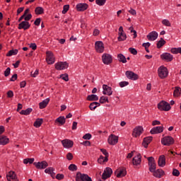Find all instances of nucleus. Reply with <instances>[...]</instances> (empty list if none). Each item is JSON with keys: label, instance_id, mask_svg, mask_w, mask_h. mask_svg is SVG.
<instances>
[{"label": "nucleus", "instance_id": "1", "mask_svg": "<svg viewBox=\"0 0 181 181\" xmlns=\"http://www.w3.org/2000/svg\"><path fill=\"white\" fill-rule=\"evenodd\" d=\"M158 108L160 110V111H170V104H169L168 102L165 100H161L158 104Z\"/></svg>", "mask_w": 181, "mask_h": 181}, {"label": "nucleus", "instance_id": "2", "mask_svg": "<svg viewBox=\"0 0 181 181\" xmlns=\"http://www.w3.org/2000/svg\"><path fill=\"white\" fill-rule=\"evenodd\" d=\"M158 76L160 78H166L169 74V71H168V68L165 66H160L158 69Z\"/></svg>", "mask_w": 181, "mask_h": 181}, {"label": "nucleus", "instance_id": "3", "mask_svg": "<svg viewBox=\"0 0 181 181\" xmlns=\"http://www.w3.org/2000/svg\"><path fill=\"white\" fill-rule=\"evenodd\" d=\"M148 162V170L149 172L153 173L154 171L156 170V163L155 162V158L153 157H148L147 158Z\"/></svg>", "mask_w": 181, "mask_h": 181}, {"label": "nucleus", "instance_id": "4", "mask_svg": "<svg viewBox=\"0 0 181 181\" xmlns=\"http://www.w3.org/2000/svg\"><path fill=\"white\" fill-rule=\"evenodd\" d=\"M161 144L165 146H170V145L175 144V139L170 136H167L161 139Z\"/></svg>", "mask_w": 181, "mask_h": 181}, {"label": "nucleus", "instance_id": "5", "mask_svg": "<svg viewBox=\"0 0 181 181\" xmlns=\"http://www.w3.org/2000/svg\"><path fill=\"white\" fill-rule=\"evenodd\" d=\"M95 49L97 53H104L105 47L103 41H96L95 43Z\"/></svg>", "mask_w": 181, "mask_h": 181}, {"label": "nucleus", "instance_id": "6", "mask_svg": "<svg viewBox=\"0 0 181 181\" xmlns=\"http://www.w3.org/2000/svg\"><path fill=\"white\" fill-rule=\"evenodd\" d=\"M144 132V127L142 126H137L133 129L132 136L134 138H138V136H141Z\"/></svg>", "mask_w": 181, "mask_h": 181}, {"label": "nucleus", "instance_id": "7", "mask_svg": "<svg viewBox=\"0 0 181 181\" xmlns=\"http://www.w3.org/2000/svg\"><path fill=\"white\" fill-rule=\"evenodd\" d=\"M111 175H112V169L110 167H107L102 175V179L107 180V179L111 177Z\"/></svg>", "mask_w": 181, "mask_h": 181}, {"label": "nucleus", "instance_id": "8", "mask_svg": "<svg viewBox=\"0 0 181 181\" xmlns=\"http://www.w3.org/2000/svg\"><path fill=\"white\" fill-rule=\"evenodd\" d=\"M69 68V63L66 62H60L55 64L56 70H66V69Z\"/></svg>", "mask_w": 181, "mask_h": 181}, {"label": "nucleus", "instance_id": "9", "mask_svg": "<svg viewBox=\"0 0 181 181\" xmlns=\"http://www.w3.org/2000/svg\"><path fill=\"white\" fill-rule=\"evenodd\" d=\"M33 165H35L36 169H46V168H47V166H49V163H47V162L46 160H43L41 162H38V163H33Z\"/></svg>", "mask_w": 181, "mask_h": 181}, {"label": "nucleus", "instance_id": "10", "mask_svg": "<svg viewBox=\"0 0 181 181\" xmlns=\"http://www.w3.org/2000/svg\"><path fill=\"white\" fill-rule=\"evenodd\" d=\"M47 54V62L48 64H53L55 62V59H54V55L53 54L52 52L50 51H47L46 52Z\"/></svg>", "mask_w": 181, "mask_h": 181}, {"label": "nucleus", "instance_id": "11", "mask_svg": "<svg viewBox=\"0 0 181 181\" xmlns=\"http://www.w3.org/2000/svg\"><path fill=\"white\" fill-rule=\"evenodd\" d=\"M6 179L8 181H19L15 171H9L6 174Z\"/></svg>", "mask_w": 181, "mask_h": 181}, {"label": "nucleus", "instance_id": "12", "mask_svg": "<svg viewBox=\"0 0 181 181\" xmlns=\"http://www.w3.org/2000/svg\"><path fill=\"white\" fill-rule=\"evenodd\" d=\"M109 145H117L118 144V136L110 134L107 139Z\"/></svg>", "mask_w": 181, "mask_h": 181}, {"label": "nucleus", "instance_id": "13", "mask_svg": "<svg viewBox=\"0 0 181 181\" xmlns=\"http://www.w3.org/2000/svg\"><path fill=\"white\" fill-rule=\"evenodd\" d=\"M102 60L104 64H111V63H112V57H111L110 54H103Z\"/></svg>", "mask_w": 181, "mask_h": 181}, {"label": "nucleus", "instance_id": "14", "mask_svg": "<svg viewBox=\"0 0 181 181\" xmlns=\"http://www.w3.org/2000/svg\"><path fill=\"white\" fill-rule=\"evenodd\" d=\"M103 94L104 95H112V88L108 86L107 85H103Z\"/></svg>", "mask_w": 181, "mask_h": 181}, {"label": "nucleus", "instance_id": "15", "mask_svg": "<svg viewBox=\"0 0 181 181\" xmlns=\"http://www.w3.org/2000/svg\"><path fill=\"white\" fill-rule=\"evenodd\" d=\"M126 76L127 77V78H129V80H138V78H139V77L138 76V74L132 72V71H127L126 73Z\"/></svg>", "mask_w": 181, "mask_h": 181}, {"label": "nucleus", "instance_id": "16", "mask_svg": "<svg viewBox=\"0 0 181 181\" xmlns=\"http://www.w3.org/2000/svg\"><path fill=\"white\" fill-rule=\"evenodd\" d=\"M62 144L64 148H66L67 149H69V148H73V145H74L73 141L70 139H64L62 141Z\"/></svg>", "mask_w": 181, "mask_h": 181}, {"label": "nucleus", "instance_id": "17", "mask_svg": "<svg viewBox=\"0 0 181 181\" xmlns=\"http://www.w3.org/2000/svg\"><path fill=\"white\" fill-rule=\"evenodd\" d=\"M160 59L165 60V62H172L173 60V55L170 53L165 52L160 55Z\"/></svg>", "mask_w": 181, "mask_h": 181}, {"label": "nucleus", "instance_id": "18", "mask_svg": "<svg viewBox=\"0 0 181 181\" xmlns=\"http://www.w3.org/2000/svg\"><path fill=\"white\" fill-rule=\"evenodd\" d=\"M29 28H30V24L29 23V22L24 21L18 24V29H23V30H28Z\"/></svg>", "mask_w": 181, "mask_h": 181}, {"label": "nucleus", "instance_id": "19", "mask_svg": "<svg viewBox=\"0 0 181 181\" xmlns=\"http://www.w3.org/2000/svg\"><path fill=\"white\" fill-rule=\"evenodd\" d=\"M76 9L78 12H83V11L88 9V4L86 3H79L76 5Z\"/></svg>", "mask_w": 181, "mask_h": 181}, {"label": "nucleus", "instance_id": "20", "mask_svg": "<svg viewBox=\"0 0 181 181\" xmlns=\"http://www.w3.org/2000/svg\"><path fill=\"white\" fill-rule=\"evenodd\" d=\"M161 132H163V127L161 126L153 127L150 131V134H151V135L161 134Z\"/></svg>", "mask_w": 181, "mask_h": 181}, {"label": "nucleus", "instance_id": "21", "mask_svg": "<svg viewBox=\"0 0 181 181\" xmlns=\"http://www.w3.org/2000/svg\"><path fill=\"white\" fill-rule=\"evenodd\" d=\"M142 157L141 156V154H138L136 156L134 157L132 159V163L134 166H138L139 165H141V162H142Z\"/></svg>", "mask_w": 181, "mask_h": 181}, {"label": "nucleus", "instance_id": "22", "mask_svg": "<svg viewBox=\"0 0 181 181\" xmlns=\"http://www.w3.org/2000/svg\"><path fill=\"white\" fill-rule=\"evenodd\" d=\"M158 165L160 168H163L166 165V158L165 155H161L158 158Z\"/></svg>", "mask_w": 181, "mask_h": 181}, {"label": "nucleus", "instance_id": "23", "mask_svg": "<svg viewBox=\"0 0 181 181\" xmlns=\"http://www.w3.org/2000/svg\"><path fill=\"white\" fill-rule=\"evenodd\" d=\"M153 139V137L152 136L145 137L143 139V142H142V146H144V148L146 149V148H148V145H149L151 142H152Z\"/></svg>", "mask_w": 181, "mask_h": 181}, {"label": "nucleus", "instance_id": "24", "mask_svg": "<svg viewBox=\"0 0 181 181\" xmlns=\"http://www.w3.org/2000/svg\"><path fill=\"white\" fill-rule=\"evenodd\" d=\"M148 40L153 42V40H156L158 39V33L156 31H152L147 35Z\"/></svg>", "mask_w": 181, "mask_h": 181}, {"label": "nucleus", "instance_id": "25", "mask_svg": "<svg viewBox=\"0 0 181 181\" xmlns=\"http://www.w3.org/2000/svg\"><path fill=\"white\" fill-rule=\"evenodd\" d=\"M163 175H165V171L162 169H158L153 172V176L158 177V179H160Z\"/></svg>", "mask_w": 181, "mask_h": 181}, {"label": "nucleus", "instance_id": "26", "mask_svg": "<svg viewBox=\"0 0 181 181\" xmlns=\"http://www.w3.org/2000/svg\"><path fill=\"white\" fill-rule=\"evenodd\" d=\"M115 175L117 177H124V176H127V169L122 168L119 171H115Z\"/></svg>", "mask_w": 181, "mask_h": 181}, {"label": "nucleus", "instance_id": "27", "mask_svg": "<svg viewBox=\"0 0 181 181\" xmlns=\"http://www.w3.org/2000/svg\"><path fill=\"white\" fill-rule=\"evenodd\" d=\"M8 144H9V138L4 135L0 136V145L5 146Z\"/></svg>", "mask_w": 181, "mask_h": 181}, {"label": "nucleus", "instance_id": "28", "mask_svg": "<svg viewBox=\"0 0 181 181\" xmlns=\"http://www.w3.org/2000/svg\"><path fill=\"white\" fill-rule=\"evenodd\" d=\"M50 99L49 98H46L45 100H42L41 103H39V107L40 110H43V108H46L47 107V104H49Z\"/></svg>", "mask_w": 181, "mask_h": 181}, {"label": "nucleus", "instance_id": "29", "mask_svg": "<svg viewBox=\"0 0 181 181\" xmlns=\"http://www.w3.org/2000/svg\"><path fill=\"white\" fill-rule=\"evenodd\" d=\"M45 173H47L48 175H50L52 179H54V168L53 167H48L45 170Z\"/></svg>", "mask_w": 181, "mask_h": 181}, {"label": "nucleus", "instance_id": "30", "mask_svg": "<svg viewBox=\"0 0 181 181\" xmlns=\"http://www.w3.org/2000/svg\"><path fill=\"white\" fill-rule=\"evenodd\" d=\"M55 124H59V125H64L66 124V117L64 116H60L55 119Z\"/></svg>", "mask_w": 181, "mask_h": 181}, {"label": "nucleus", "instance_id": "31", "mask_svg": "<svg viewBox=\"0 0 181 181\" xmlns=\"http://www.w3.org/2000/svg\"><path fill=\"white\" fill-rule=\"evenodd\" d=\"M86 174H83L80 172L77 173L76 175V181H84Z\"/></svg>", "mask_w": 181, "mask_h": 181}, {"label": "nucleus", "instance_id": "32", "mask_svg": "<svg viewBox=\"0 0 181 181\" xmlns=\"http://www.w3.org/2000/svg\"><path fill=\"white\" fill-rule=\"evenodd\" d=\"M119 37H117V40L119 42H124V40H127V34L125 33H118Z\"/></svg>", "mask_w": 181, "mask_h": 181}, {"label": "nucleus", "instance_id": "33", "mask_svg": "<svg viewBox=\"0 0 181 181\" xmlns=\"http://www.w3.org/2000/svg\"><path fill=\"white\" fill-rule=\"evenodd\" d=\"M87 101H98V97L97 95H88L86 98Z\"/></svg>", "mask_w": 181, "mask_h": 181}, {"label": "nucleus", "instance_id": "34", "mask_svg": "<svg viewBox=\"0 0 181 181\" xmlns=\"http://www.w3.org/2000/svg\"><path fill=\"white\" fill-rule=\"evenodd\" d=\"M165 45H166V41L163 40V38H160L156 44L157 49H160V47H163Z\"/></svg>", "mask_w": 181, "mask_h": 181}, {"label": "nucleus", "instance_id": "35", "mask_svg": "<svg viewBox=\"0 0 181 181\" xmlns=\"http://www.w3.org/2000/svg\"><path fill=\"white\" fill-rule=\"evenodd\" d=\"M42 124L43 119H37L34 122V127H35V128H40Z\"/></svg>", "mask_w": 181, "mask_h": 181}, {"label": "nucleus", "instance_id": "36", "mask_svg": "<svg viewBox=\"0 0 181 181\" xmlns=\"http://www.w3.org/2000/svg\"><path fill=\"white\" fill-rule=\"evenodd\" d=\"M35 15H42L45 13V9L42 7L38 6L35 9Z\"/></svg>", "mask_w": 181, "mask_h": 181}, {"label": "nucleus", "instance_id": "37", "mask_svg": "<svg viewBox=\"0 0 181 181\" xmlns=\"http://www.w3.org/2000/svg\"><path fill=\"white\" fill-rule=\"evenodd\" d=\"M32 111H33V109L32 108H27L25 110H23L20 112V114L21 115H29V114H30V112H32Z\"/></svg>", "mask_w": 181, "mask_h": 181}, {"label": "nucleus", "instance_id": "38", "mask_svg": "<svg viewBox=\"0 0 181 181\" xmlns=\"http://www.w3.org/2000/svg\"><path fill=\"white\" fill-rule=\"evenodd\" d=\"M117 59L121 63H127V58L122 54H119L117 55Z\"/></svg>", "mask_w": 181, "mask_h": 181}, {"label": "nucleus", "instance_id": "39", "mask_svg": "<svg viewBox=\"0 0 181 181\" xmlns=\"http://www.w3.org/2000/svg\"><path fill=\"white\" fill-rule=\"evenodd\" d=\"M108 160L107 157H104L103 156H100V158L98 159V163L103 165V163H105Z\"/></svg>", "mask_w": 181, "mask_h": 181}, {"label": "nucleus", "instance_id": "40", "mask_svg": "<svg viewBox=\"0 0 181 181\" xmlns=\"http://www.w3.org/2000/svg\"><path fill=\"white\" fill-rule=\"evenodd\" d=\"M18 49H11L6 54V56L7 57H9L11 56H15L18 54Z\"/></svg>", "mask_w": 181, "mask_h": 181}, {"label": "nucleus", "instance_id": "41", "mask_svg": "<svg viewBox=\"0 0 181 181\" xmlns=\"http://www.w3.org/2000/svg\"><path fill=\"white\" fill-rule=\"evenodd\" d=\"M180 91H181L180 87H175V89L174 90V93H173L174 97H179V95H180Z\"/></svg>", "mask_w": 181, "mask_h": 181}, {"label": "nucleus", "instance_id": "42", "mask_svg": "<svg viewBox=\"0 0 181 181\" xmlns=\"http://www.w3.org/2000/svg\"><path fill=\"white\" fill-rule=\"evenodd\" d=\"M99 101H100V104H105V103H109L108 97H107V96H102V97H100Z\"/></svg>", "mask_w": 181, "mask_h": 181}, {"label": "nucleus", "instance_id": "43", "mask_svg": "<svg viewBox=\"0 0 181 181\" xmlns=\"http://www.w3.org/2000/svg\"><path fill=\"white\" fill-rule=\"evenodd\" d=\"M35 162V158H25L23 160V163L25 165H28V163H30V165H32Z\"/></svg>", "mask_w": 181, "mask_h": 181}, {"label": "nucleus", "instance_id": "44", "mask_svg": "<svg viewBox=\"0 0 181 181\" xmlns=\"http://www.w3.org/2000/svg\"><path fill=\"white\" fill-rule=\"evenodd\" d=\"M69 170H71V172H76V170H77V165H76L75 164H71L69 167H68Z\"/></svg>", "mask_w": 181, "mask_h": 181}, {"label": "nucleus", "instance_id": "45", "mask_svg": "<svg viewBox=\"0 0 181 181\" xmlns=\"http://www.w3.org/2000/svg\"><path fill=\"white\" fill-rule=\"evenodd\" d=\"M105 0H95V4L99 6H103V5H105Z\"/></svg>", "mask_w": 181, "mask_h": 181}, {"label": "nucleus", "instance_id": "46", "mask_svg": "<svg viewBox=\"0 0 181 181\" xmlns=\"http://www.w3.org/2000/svg\"><path fill=\"white\" fill-rule=\"evenodd\" d=\"M69 9H70V5H69V4L64 5V7H63L62 13L64 15L65 13H67V12L69 11Z\"/></svg>", "mask_w": 181, "mask_h": 181}, {"label": "nucleus", "instance_id": "47", "mask_svg": "<svg viewBox=\"0 0 181 181\" xmlns=\"http://www.w3.org/2000/svg\"><path fill=\"white\" fill-rule=\"evenodd\" d=\"M173 176H176L177 177L180 176V172L179 171V170L174 168L173 170Z\"/></svg>", "mask_w": 181, "mask_h": 181}, {"label": "nucleus", "instance_id": "48", "mask_svg": "<svg viewBox=\"0 0 181 181\" xmlns=\"http://www.w3.org/2000/svg\"><path fill=\"white\" fill-rule=\"evenodd\" d=\"M162 23L164 25V26H168V27L171 26L170 21H169V20L168 19H163L162 21Z\"/></svg>", "mask_w": 181, "mask_h": 181}, {"label": "nucleus", "instance_id": "49", "mask_svg": "<svg viewBox=\"0 0 181 181\" xmlns=\"http://www.w3.org/2000/svg\"><path fill=\"white\" fill-rule=\"evenodd\" d=\"M129 84V82L128 81H122L119 83V87H121V88H124V87H127V86H128Z\"/></svg>", "mask_w": 181, "mask_h": 181}, {"label": "nucleus", "instance_id": "50", "mask_svg": "<svg viewBox=\"0 0 181 181\" xmlns=\"http://www.w3.org/2000/svg\"><path fill=\"white\" fill-rule=\"evenodd\" d=\"M100 152L105 155V158H108L110 156L108 151H107V149L105 148H100Z\"/></svg>", "mask_w": 181, "mask_h": 181}, {"label": "nucleus", "instance_id": "51", "mask_svg": "<svg viewBox=\"0 0 181 181\" xmlns=\"http://www.w3.org/2000/svg\"><path fill=\"white\" fill-rule=\"evenodd\" d=\"M60 78H62V80L64 81H69V74H62Z\"/></svg>", "mask_w": 181, "mask_h": 181}, {"label": "nucleus", "instance_id": "52", "mask_svg": "<svg viewBox=\"0 0 181 181\" xmlns=\"http://www.w3.org/2000/svg\"><path fill=\"white\" fill-rule=\"evenodd\" d=\"M91 134L87 133L83 136V139H86V141H90L91 139Z\"/></svg>", "mask_w": 181, "mask_h": 181}, {"label": "nucleus", "instance_id": "53", "mask_svg": "<svg viewBox=\"0 0 181 181\" xmlns=\"http://www.w3.org/2000/svg\"><path fill=\"white\" fill-rule=\"evenodd\" d=\"M89 108L90 111H94V110H95V108H97V106L95 105V104L93 103H91L89 105Z\"/></svg>", "mask_w": 181, "mask_h": 181}, {"label": "nucleus", "instance_id": "54", "mask_svg": "<svg viewBox=\"0 0 181 181\" xmlns=\"http://www.w3.org/2000/svg\"><path fill=\"white\" fill-rule=\"evenodd\" d=\"M130 53H132V54H138V51H136V49L135 48H132V47H130L129 49Z\"/></svg>", "mask_w": 181, "mask_h": 181}, {"label": "nucleus", "instance_id": "55", "mask_svg": "<svg viewBox=\"0 0 181 181\" xmlns=\"http://www.w3.org/2000/svg\"><path fill=\"white\" fill-rule=\"evenodd\" d=\"M11 74V68L8 67L4 71L5 77H8Z\"/></svg>", "mask_w": 181, "mask_h": 181}, {"label": "nucleus", "instance_id": "56", "mask_svg": "<svg viewBox=\"0 0 181 181\" xmlns=\"http://www.w3.org/2000/svg\"><path fill=\"white\" fill-rule=\"evenodd\" d=\"M56 179H57V180H63V179H64V175H63V174H57L56 175Z\"/></svg>", "mask_w": 181, "mask_h": 181}, {"label": "nucleus", "instance_id": "57", "mask_svg": "<svg viewBox=\"0 0 181 181\" xmlns=\"http://www.w3.org/2000/svg\"><path fill=\"white\" fill-rule=\"evenodd\" d=\"M40 22H42V19L40 18H36L34 22V25H35V26H39L40 25Z\"/></svg>", "mask_w": 181, "mask_h": 181}, {"label": "nucleus", "instance_id": "58", "mask_svg": "<svg viewBox=\"0 0 181 181\" xmlns=\"http://www.w3.org/2000/svg\"><path fill=\"white\" fill-rule=\"evenodd\" d=\"M81 144V145H83L84 146H91V142H90V141H85Z\"/></svg>", "mask_w": 181, "mask_h": 181}, {"label": "nucleus", "instance_id": "59", "mask_svg": "<svg viewBox=\"0 0 181 181\" xmlns=\"http://www.w3.org/2000/svg\"><path fill=\"white\" fill-rule=\"evenodd\" d=\"M73 158H74L73 153H68L66 154V159H68L69 160H73Z\"/></svg>", "mask_w": 181, "mask_h": 181}, {"label": "nucleus", "instance_id": "60", "mask_svg": "<svg viewBox=\"0 0 181 181\" xmlns=\"http://www.w3.org/2000/svg\"><path fill=\"white\" fill-rule=\"evenodd\" d=\"M25 22H28L32 19V14L29 13L27 16H25L24 18Z\"/></svg>", "mask_w": 181, "mask_h": 181}, {"label": "nucleus", "instance_id": "61", "mask_svg": "<svg viewBox=\"0 0 181 181\" xmlns=\"http://www.w3.org/2000/svg\"><path fill=\"white\" fill-rule=\"evenodd\" d=\"M7 97H8V98H12V97H13V91H12V90H8V91L7 92Z\"/></svg>", "mask_w": 181, "mask_h": 181}, {"label": "nucleus", "instance_id": "62", "mask_svg": "<svg viewBox=\"0 0 181 181\" xmlns=\"http://www.w3.org/2000/svg\"><path fill=\"white\" fill-rule=\"evenodd\" d=\"M30 47L33 49V50H36V49H37V46L36 45V43H31L30 45Z\"/></svg>", "mask_w": 181, "mask_h": 181}, {"label": "nucleus", "instance_id": "63", "mask_svg": "<svg viewBox=\"0 0 181 181\" xmlns=\"http://www.w3.org/2000/svg\"><path fill=\"white\" fill-rule=\"evenodd\" d=\"M37 74H39V70L36 69L34 72L31 71V76L33 77H36V76H37Z\"/></svg>", "mask_w": 181, "mask_h": 181}, {"label": "nucleus", "instance_id": "64", "mask_svg": "<svg viewBox=\"0 0 181 181\" xmlns=\"http://www.w3.org/2000/svg\"><path fill=\"white\" fill-rule=\"evenodd\" d=\"M83 181H93V180L90 177V176H88V175L86 174Z\"/></svg>", "mask_w": 181, "mask_h": 181}]
</instances>
